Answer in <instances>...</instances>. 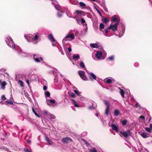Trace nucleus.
Wrapping results in <instances>:
<instances>
[{
  "label": "nucleus",
  "instance_id": "1",
  "mask_svg": "<svg viewBox=\"0 0 152 152\" xmlns=\"http://www.w3.org/2000/svg\"><path fill=\"white\" fill-rule=\"evenodd\" d=\"M112 21L113 22H116L113 24H112L110 26L107 27V28L104 30L105 34L104 35L106 36H108L106 34L109 31V30H111L112 31L114 32H115V31L117 30V27L119 24V20H117V16L116 15H115L112 17Z\"/></svg>",
  "mask_w": 152,
  "mask_h": 152
},
{
  "label": "nucleus",
  "instance_id": "2",
  "mask_svg": "<svg viewBox=\"0 0 152 152\" xmlns=\"http://www.w3.org/2000/svg\"><path fill=\"white\" fill-rule=\"evenodd\" d=\"M5 40L7 44L9 47L13 49H15V50H16L15 45L12 38L10 37L7 36L6 37Z\"/></svg>",
  "mask_w": 152,
  "mask_h": 152
},
{
  "label": "nucleus",
  "instance_id": "3",
  "mask_svg": "<svg viewBox=\"0 0 152 152\" xmlns=\"http://www.w3.org/2000/svg\"><path fill=\"white\" fill-rule=\"evenodd\" d=\"M76 19L77 23L79 25L83 24L84 26H85L86 27L85 28L84 30L86 32L88 30V27H87V24L86 23L85 20L83 18H82L81 20H80L79 18H78L76 16Z\"/></svg>",
  "mask_w": 152,
  "mask_h": 152
},
{
  "label": "nucleus",
  "instance_id": "4",
  "mask_svg": "<svg viewBox=\"0 0 152 152\" xmlns=\"http://www.w3.org/2000/svg\"><path fill=\"white\" fill-rule=\"evenodd\" d=\"M120 26L121 28L118 30L119 34L118 36L119 37H121L124 35L125 31V26L124 23H121L120 25Z\"/></svg>",
  "mask_w": 152,
  "mask_h": 152
},
{
  "label": "nucleus",
  "instance_id": "5",
  "mask_svg": "<svg viewBox=\"0 0 152 152\" xmlns=\"http://www.w3.org/2000/svg\"><path fill=\"white\" fill-rule=\"evenodd\" d=\"M39 33L38 32H37L33 36L32 39V42L34 44H37L39 41Z\"/></svg>",
  "mask_w": 152,
  "mask_h": 152
},
{
  "label": "nucleus",
  "instance_id": "6",
  "mask_svg": "<svg viewBox=\"0 0 152 152\" xmlns=\"http://www.w3.org/2000/svg\"><path fill=\"white\" fill-rule=\"evenodd\" d=\"M52 1V4L54 6L55 9L58 11H61V10H63V9L61 8L60 5L58 4L57 2L55 0H50Z\"/></svg>",
  "mask_w": 152,
  "mask_h": 152
},
{
  "label": "nucleus",
  "instance_id": "7",
  "mask_svg": "<svg viewBox=\"0 0 152 152\" xmlns=\"http://www.w3.org/2000/svg\"><path fill=\"white\" fill-rule=\"evenodd\" d=\"M78 74L81 78L83 80L87 81L88 78L85 75V72L82 70H79L78 72Z\"/></svg>",
  "mask_w": 152,
  "mask_h": 152
},
{
  "label": "nucleus",
  "instance_id": "8",
  "mask_svg": "<svg viewBox=\"0 0 152 152\" xmlns=\"http://www.w3.org/2000/svg\"><path fill=\"white\" fill-rule=\"evenodd\" d=\"M61 141L64 143H68L72 141V140L71 138L66 137H64L62 139Z\"/></svg>",
  "mask_w": 152,
  "mask_h": 152
},
{
  "label": "nucleus",
  "instance_id": "9",
  "mask_svg": "<svg viewBox=\"0 0 152 152\" xmlns=\"http://www.w3.org/2000/svg\"><path fill=\"white\" fill-rule=\"evenodd\" d=\"M47 102L48 105L52 106H54L56 105V101L54 99H47Z\"/></svg>",
  "mask_w": 152,
  "mask_h": 152
},
{
  "label": "nucleus",
  "instance_id": "10",
  "mask_svg": "<svg viewBox=\"0 0 152 152\" xmlns=\"http://www.w3.org/2000/svg\"><path fill=\"white\" fill-rule=\"evenodd\" d=\"M34 60L37 62H39L41 61H42L43 59L42 58L39 57L38 55L34 54Z\"/></svg>",
  "mask_w": 152,
  "mask_h": 152
},
{
  "label": "nucleus",
  "instance_id": "11",
  "mask_svg": "<svg viewBox=\"0 0 152 152\" xmlns=\"http://www.w3.org/2000/svg\"><path fill=\"white\" fill-rule=\"evenodd\" d=\"M127 132H125L121 131L120 133L125 137L127 138L129 135H131L132 132H131L129 130H127Z\"/></svg>",
  "mask_w": 152,
  "mask_h": 152
},
{
  "label": "nucleus",
  "instance_id": "12",
  "mask_svg": "<svg viewBox=\"0 0 152 152\" xmlns=\"http://www.w3.org/2000/svg\"><path fill=\"white\" fill-rule=\"evenodd\" d=\"M75 36L73 34H71L70 35H67L65 38L62 40V42H64L65 41L68 40V39L70 38L72 39H74Z\"/></svg>",
  "mask_w": 152,
  "mask_h": 152
},
{
  "label": "nucleus",
  "instance_id": "13",
  "mask_svg": "<svg viewBox=\"0 0 152 152\" xmlns=\"http://www.w3.org/2000/svg\"><path fill=\"white\" fill-rule=\"evenodd\" d=\"M104 81L108 83H111L113 82H114L115 80L111 77H107L105 78Z\"/></svg>",
  "mask_w": 152,
  "mask_h": 152
},
{
  "label": "nucleus",
  "instance_id": "14",
  "mask_svg": "<svg viewBox=\"0 0 152 152\" xmlns=\"http://www.w3.org/2000/svg\"><path fill=\"white\" fill-rule=\"evenodd\" d=\"M84 70H85L86 72L90 75L92 77L94 80H96V75H95L92 72H89L86 69H84Z\"/></svg>",
  "mask_w": 152,
  "mask_h": 152
},
{
  "label": "nucleus",
  "instance_id": "15",
  "mask_svg": "<svg viewBox=\"0 0 152 152\" xmlns=\"http://www.w3.org/2000/svg\"><path fill=\"white\" fill-rule=\"evenodd\" d=\"M102 53L99 51H98L96 53L95 56L98 59H100L102 56Z\"/></svg>",
  "mask_w": 152,
  "mask_h": 152
},
{
  "label": "nucleus",
  "instance_id": "16",
  "mask_svg": "<svg viewBox=\"0 0 152 152\" xmlns=\"http://www.w3.org/2000/svg\"><path fill=\"white\" fill-rule=\"evenodd\" d=\"M65 12H66L67 15L69 18H72V16H71L72 14L69 11L68 8H66L65 11Z\"/></svg>",
  "mask_w": 152,
  "mask_h": 152
},
{
  "label": "nucleus",
  "instance_id": "17",
  "mask_svg": "<svg viewBox=\"0 0 152 152\" xmlns=\"http://www.w3.org/2000/svg\"><path fill=\"white\" fill-rule=\"evenodd\" d=\"M47 116L52 121L53 120V119H55L56 118V117L54 115L50 113L48 114Z\"/></svg>",
  "mask_w": 152,
  "mask_h": 152
},
{
  "label": "nucleus",
  "instance_id": "18",
  "mask_svg": "<svg viewBox=\"0 0 152 152\" xmlns=\"http://www.w3.org/2000/svg\"><path fill=\"white\" fill-rule=\"evenodd\" d=\"M141 136L143 138H145L149 136V134L145 132H142L140 134Z\"/></svg>",
  "mask_w": 152,
  "mask_h": 152
},
{
  "label": "nucleus",
  "instance_id": "19",
  "mask_svg": "<svg viewBox=\"0 0 152 152\" xmlns=\"http://www.w3.org/2000/svg\"><path fill=\"white\" fill-rule=\"evenodd\" d=\"M48 38L50 41L52 42H55L56 41L51 34H50L49 35Z\"/></svg>",
  "mask_w": 152,
  "mask_h": 152
},
{
  "label": "nucleus",
  "instance_id": "20",
  "mask_svg": "<svg viewBox=\"0 0 152 152\" xmlns=\"http://www.w3.org/2000/svg\"><path fill=\"white\" fill-rule=\"evenodd\" d=\"M24 37L26 39L27 41L28 42H30L31 40V37L29 35H24Z\"/></svg>",
  "mask_w": 152,
  "mask_h": 152
},
{
  "label": "nucleus",
  "instance_id": "21",
  "mask_svg": "<svg viewBox=\"0 0 152 152\" xmlns=\"http://www.w3.org/2000/svg\"><path fill=\"white\" fill-rule=\"evenodd\" d=\"M96 104L93 103L92 105L89 106L88 107V108L90 110H92L95 109L96 107Z\"/></svg>",
  "mask_w": 152,
  "mask_h": 152
},
{
  "label": "nucleus",
  "instance_id": "22",
  "mask_svg": "<svg viewBox=\"0 0 152 152\" xmlns=\"http://www.w3.org/2000/svg\"><path fill=\"white\" fill-rule=\"evenodd\" d=\"M111 127H112V129L113 130H115L117 132H118V129L117 126L115 124H112L111 125Z\"/></svg>",
  "mask_w": 152,
  "mask_h": 152
},
{
  "label": "nucleus",
  "instance_id": "23",
  "mask_svg": "<svg viewBox=\"0 0 152 152\" xmlns=\"http://www.w3.org/2000/svg\"><path fill=\"white\" fill-rule=\"evenodd\" d=\"M6 85V81H3L1 82L0 85H1L2 89L4 90L5 88V86Z\"/></svg>",
  "mask_w": 152,
  "mask_h": 152
},
{
  "label": "nucleus",
  "instance_id": "24",
  "mask_svg": "<svg viewBox=\"0 0 152 152\" xmlns=\"http://www.w3.org/2000/svg\"><path fill=\"white\" fill-rule=\"evenodd\" d=\"M19 53L23 56H26L28 54L27 53L23 52L22 50L19 52Z\"/></svg>",
  "mask_w": 152,
  "mask_h": 152
},
{
  "label": "nucleus",
  "instance_id": "25",
  "mask_svg": "<svg viewBox=\"0 0 152 152\" xmlns=\"http://www.w3.org/2000/svg\"><path fill=\"white\" fill-rule=\"evenodd\" d=\"M102 17V21L103 23H106L109 22V20L107 18H104L103 16Z\"/></svg>",
  "mask_w": 152,
  "mask_h": 152
},
{
  "label": "nucleus",
  "instance_id": "26",
  "mask_svg": "<svg viewBox=\"0 0 152 152\" xmlns=\"http://www.w3.org/2000/svg\"><path fill=\"white\" fill-rule=\"evenodd\" d=\"M80 58V56L78 54H75L73 56V59L75 60H77Z\"/></svg>",
  "mask_w": 152,
  "mask_h": 152
},
{
  "label": "nucleus",
  "instance_id": "27",
  "mask_svg": "<svg viewBox=\"0 0 152 152\" xmlns=\"http://www.w3.org/2000/svg\"><path fill=\"white\" fill-rule=\"evenodd\" d=\"M90 46L92 48H98V46L96 43H91L90 44Z\"/></svg>",
  "mask_w": 152,
  "mask_h": 152
},
{
  "label": "nucleus",
  "instance_id": "28",
  "mask_svg": "<svg viewBox=\"0 0 152 152\" xmlns=\"http://www.w3.org/2000/svg\"><path fill=\"white\" fill-rule=\"evenodd\" d=\"M60 12H58L57 13V15L58 17L60 18L62 16V13L65 12V11L63 10H61V11H59Z\"/></svg>",
  "mask_w": 152,
  "mask_h": 152
},
{
  "label": "nucleus",
  "instance_id": "29",
  "mask_svg": "<svg viewBox=\"0 0 152 152\" xmlns=\"http://www.w3.org/2000/svg\"><path fill=\"white\" fill-rule=\"evenodd\" d=\"M120 114L119 111L117 109H115L114 111V114L115 116H118Z\"/></svg>",
  "mask_w": 152,
  "mask_h": 152
},
{
  "label": "nucleus",
  "instance_id": "30",
  "mask_svg": "<svg viewBox=\"0 0 152 152\" xmlns=\"http://www.w3.org/2000/svg\"><path fill=\"white\" fill-rule=\"evenodd\" d=\"M45 138L46 141L48 143L49 145H51V142L50 141L49 138L46 136H45Z\"/></svg>",
  "mask_w": 152,
  "mask_h": 152
},
{
  "label": "nucleus",
  "instance_id": "31",
  "mask_svg": "<svg viewBox=\"0 0 152 152\" xmlns=\"http://www.w3.org/2000/svg\"><path fill=\"white\" fill-rule=\"evenodd\" d=\"M72 104L74 105V106L77 107H79V105L77 104L76 102L73 99L72 100Z\"/></svg>",
  "mask_w": 152,
  "mask_h": 152
},
{
  "label": "nucleus",
  "instance_id": "32",
  "mask_svg": "<svg viewBox=\"0 0 152 152\" xmlns=\"http://www.w3.org/2000/svg\"><path fill=\"white\" fill-rule=\"evenodd\" d=\"M119 89L120 90V94H121L122 97L123 98H124V90L123 89H122L120 88H119Z\"/></svg>",
  "mask_w": 152,
  "mask_h": 152
},
{
  "label": "nucleus",
  "instance_id": "33",
  "mask_svg": "<svg viewBox=\"0 0 152 152\" xmlns=\"http://www.w3.org/2000/svg\"><path fill=\"white\" fill-rule=\"evenodd\" d=\"M104 103L106 106V107L110 108V102L107 100L104 101Z\"/></svg>",
  "mask_w": 152,
  "mask_h": 152
},
{
  "label": "nucleus",
  "instance_id": "34",
  "mask_svg": "<svg viewBox=\"0 0 152 152\" xmlns=\"http://www.w3.org/2000/svg\"><path fill=\"white\" fill-rule=\"evenodd\" d=\"M110 108L106 107L105 112V114L107 116L109 114Z\"/></svg>",
  "mask_w": 152,
  "mask_h": 152
},
{
  "label": "nucleus",
  "instance_id": "35",
  "mask_svg": "<svg viewBox=\"0 0 152 152\" xmlns=\"http://www.w3.org/2000/svg\"><path fill=\"white\" fill-rule=\"evenodd\" d=\"M79 65L81 68H84L85 67L84 64L83 63V62L82 61L80 62V63Z\"/></svg>",
  "mask_w": 152,
  "mask_h": 152
},
{
  "label": "nucleus",
  "instance_id": "36",
  "mask_svg": "<svg viewBox=\"0 0 152 152\" xmlns=\"http://www.w3.org/2000/svg\"><path fill=\"white\" fill-rule=\"evenodd\" d=\"M145 130L148 133H151L152 132V130L149 127H145Z\"/></svg>",
  "mask_w": 152,
  "mask_h": 152
},
{
  "label": "nucleus",
  "instance_id": "37",
  "mask_svg": "<svg viewBox=\"0 0 152 152\" xmlns=\"http://www.w3.org/2000/svg\"><path fill=\"white\" fill-rule=\"evenodd\" d=\"M45 95L46 97H49L50 95V93L48 91H45Z\"/></svg>",
  "mask_w": 152,
  "mask_h": 152
},
{
  "label": "nucleus",
  "instance_id": "38",
  "mask_svg": "<svg viewBox=\"0 0 152 152\" xmlns=\"http://www.w3.org/2000/svg\"><path fill=\"white\" fill-rule=\"evenodd\" d=\"M104 28V24L102 23H100L99 26V30L102 31V29Z\"/></svg>",
  "mask_w": 152,
  "mask_h": 152
},
{
  "label": "nucleus",
  "instance_id": "39",
  "mask_svg": "<svg viewBox=\"0 0 152 152\" xmlns=\"http://www.w3.org/2000/svg\"><path fill=\"white\" fill-rule=\"evenodd\" d=\"M94 9L97 11L98 13L99 14L101 17H102V14H101L100 11L95 6H94Z\"/></svg>",
  "mask_w": 152,
  "mask_h": 152
},
{
  "label": "nucleus",
  "instance_id": "40",
  "mask_svg": "<svg viewBox=\"0 0 152 152\" xmlns=\"http://www.w3.org/2000/svg\"><path fill=\"white\" fill-rule=\"evenodd\" d=\"M127 122H128V121L127 120H126V119H124L122 121L121 123H122V125H125L126 124Z\"/></svg>",
  "mask_w": 152,
  "mask_h": 152
},
{
  "label": "nucleus",
  "instance_id": "41",
  "mask_svg": "<svg viewBox=\"0 0 152 152\" xmlns=\"http://www.w3.org/2000/svg\"><path fill=\"white\" fill-rule=\"evenodd\" d=\"M114 57L113 56H109L108 58V59L111 61H113L114 60Z\"/></svg>",
  "mask_w": 152,
  "mask_h": 152
},
{
  "label": "nucleus",
  "instance_id": "42",
  "mask_svg": "<svg viewBox=\"0 0 152 152\" xmlns=\"http://www.w3.org/2000/svg\"><path fill=\"white\" fill-rule=\"evenodd\" d=\"M6 103H9L11 104H13V102L10 100H8L5 102Z\"/></svg>",
  "mask_w": 152,
  "mask_h": 152
},
{
  "label": "nucleus",
  "instance_id": "43",
  "mask_svg": "<svg viewBox=\"0 0 152 152\" xmlns=\"http://www.w3.org/2000/svg\"><path fill=\"white\" fill-rule=\"evenodd\" d=\"M75 12L77 15H79L81 14L82 13H83V12L82 11L77 10L75 11Z\"/></svg>",
  "mask_w": 152,
  "mask_h": 152
},
{
  "label": "nucleus",
  "instance_id": "44",
  "mask_svg": "<svg viewBox=\"0 0 152 152\" xmlns=\"http://www.w3.org/2000/svg\"><path fill=\"white\" fill-rule=\"evenodd\" d=\"M80 5L82 7H84L86 6V4L82 2L80 3Z\"/></svg>",
  "mask_w": 152,
  "mask_h": 152
},
{
  "label": "nucleus",
  "instance_id": "45",
  "mask_svg": "<svg viewBox=\"0 0 152 152\" xmlns=\"http://www.w3.org/2000/svg\"><path fill=\"white\" fill-rule=\"evenodd\" d=\"M24 150L25 152H32L31 150H29L26 148H24Z\"/></svg>",
  "mask_w": 152,
  "mask_h": 152
},
{
  "label": "nucleus",
  "instance_id": "46",
  "mask_svg": "<svg viewBox=\"0 0 152 152\" xmlns=\"http://www.w3.org/2000/svg\"><path fill=\"white\" fill-rule=\"evenodd\" d=\"M19 83H20V85L21 86L23 87V81L21 80H19Z\"/></svg>",
  "mask_w": 152,
  "mask_h": 152
},
{
  "label": "nucleus",
  "instance_id": "47",
  "mask_svg": "<svg viewBox=\"0 0 152 152\" xmlns=\"http://www.w3.org/2000/svg\"><path fill=\"white\" fill-rule=\"evenodd\" d=\"M32 111L33 113H34V114H35V115L39 117V115L38 114H37V113L35 111L34 109L33 108H32Z\"/></svg>",
  "mask_w": 152,
  "mask_h": 152
},
{
  "label": "nucleus",
  "instance_id": "48",
  "mask_svg": "<svg viewBox=\"0 0 152 152\" xmlns=\"http://www.w3.org/2000/svg\"><path fill=\"white\" fill-rule=\"evenodd\" d=\"M53 74L54 75L55 77L54 78V80L55 82H56V81L57 80V77L56 76V75H57L56 74V72H55L54 71H53Z\"/></svg>",
  "mask_w": 152,
  "mask_h": 152
},
{
  "label": "nucleus",
  "instance_id": "49",
  "mask_svg": "<svg viewBox=\"0 0 152 152\" xmlns=\"http://www.w3.org/2000/svg\"><path fill=\"white\" fill-rule=\"evenodd\" d=\"M136 107L137 108H139V109H141V107L140 105V104L137 102H136Z\"/></svg>",
  "mask_w": 152,
  "mask_h": 152
},
{
  "label": "nucleus",
  "instance_id": "50",
  "mask_svg": "<svg viewBox=\"0 0 152 152\" xmlns=\"http://www.w3.org/2000/svg\"><path fill=\"white\" fill-rule=\"evenodd\" d=\"M70 96L72 97H75V95L73 93H71L70 94Z\"/></svg>",
  "mask_w": 152,
  "mask_h": 152
},
{
  "label": "nucleus",
  "instance_id": "51",
  "mask_svg": "<svg viewBox=\"0 0 152 152\" xmlns=\"http://www.w3.org/2000/svg\"><path fill=\"white\" fill-rule=\"evenodd\" d=\"M1 99L2 101H4L6 100L7 99V98L5 97L4 95H3L1 96Z\"/></svg>",
  "mask_w": 152,
  "mask_h": 152
},
{
  "label": "nucleus",
  "instance_id": "52",
  "mask_svg": "<svg viewBox=\"0 0 152 152\" xmlns=\"http://www.w3.org/2000/svg\"><path fill=\"white\" fill-rule=\"evenodd\" d=\"M42 114L43 115H46L47 116L48 115V114H49L48 113V112L46 111H44L42 112Z\"/></svg>",
  "mask_w": 152,
  "mask_h": 152
},
{
  "label": "nucleus",
  "instance_id": "53",
  "mask_svg": "<svg viewBox=\"0 0 152 152\" xmlns=\"http://www.w3.org/2000/svg\"><path fill=\"white\" fill-rule=\"evenodd\" d=\"M134 65L135 67H137L139 66V63L138 62H135L134 63Z\"/></svg>",
  "mask_w": 152,
  "mask_h": 152
},
{
  "label": "nucleus",
  "instance_id": "54",
  "mask_svg": "<svg viewBox=\"0 0 152 152\" xmlns=\"http://www.w3.org/2000/svg\"><path fill=\"white\" fill-rule=\"evenodd\" d=\"M91 152H98L95 149H92L90 150Z\"/></svg>",
  "mask_w": 152,
  "mask_h": 152
},
{
  "label": "nucleus",
  "instance_id": "55",
  "mask_svg": "<svg viewBox=\"0 0 152 152\" xmlns=\"http://www.w3.org/2000/svg\"><path fill=\"white\" fill-rule=\"evenodd\" d=\"M74 91L75 94H77L78 95H79V93L77 91L75 90Z\"/></svg>",
  "mask_w": 152,
  "mask_h": 152
},
{
  "label": "nucleus",
  "instance_id": "56",
  "mask_svg": "<svg viewBox=\"0 0 152 152\" xmlns=\"http://www.w3.org/2000/svg\"><path fill=\"white\" fill-rule=\"evenodd\" d=\"M140 118L142 119L143 120H145V117L143 115H141L139 117Z\"/></svg>",
  "mask_w": 152,
  "mask_h": 152
},
{
  "label": "nucleus",
  "instance_id": "57",
  "mask_svg": "<svg viewBox=\"0 0 152 152\" xmlns=\"http://www.w3.org/2000/svg\"><path fill=\"white\" fill-rule=\"evenodd\" d=\"M47 86H44L43 87V89L44 90H46L47 89Z\"/></svg>",
  "mask_w": 152,
  "mask_h": 152
},
{
  "label": "nucleus",
  "instance_id": "58",
  "mask_svg": "<svg viewBox=\"0 0 152 152\" xmlns=\"http://www.w3.org/2000/svg\"><path fill=\"white\" fill-rule=\"evenodd\" d=\"M68 49L69 52H71L72 51V48L71 47H69L68 48Z\"/></svg>",
  "mask_w": 152,
  "mask_h": 152
},
{
  "label": "nucleus",
  "instance_id": "59",
  "mask_svg": "<svg viewBox=\"0 0 152 152\" xmlns=\"http://www.w3.org/2000/svg\"><path fill=\"white\" fill-rule=\"evenodd\" d=\"M99 117L100 118L101 121L103 123L104 121H103V118H102L100 116H99ZM104 121L106 122V121Z\"/></svg>",
  "mask_w": 152,
  "mask_h": 152
},
{
  "label": "nucleus",
  "instance_id": "60",
  "mask_svg": "<svg viewBox=\"0 0 152 152\" xmlns=\"http://www.w3.org/2000/svg\"><path fill=\"white\" fill-rule=\"evenodd\" d=\"M99 117L100 118L101 121L103 123L104 121H103V118H102L100 116H99ZM104 121L106 122V121Z\"/></svg>",
  "mask_w": 152,
  "mask_h": 152
},
{
  "label": "nucleus",
  "instance_id": "61",
  "mask_svg": "<svg viewBox=\"0 0 152 152\" xmlns=\"http://www.w3.org/2000/svg\"><path fill=\"white\" fill-rule=\"evenodd\" d=\"M26 82L28 83V85H29V80H28V79H26Z\"/></svg>",
  "mask_w": 152,
  "mask_h": 152
},
{
  "label": "nucleus",
  "instance_id": "62",
  "mask_svg": "<svg viewBox=\"0 0 152 152\" xmlns=\"http://www.w3.org/2000/svg\"><path fill=\"white\" fill-rule=\"evenodd\" d=\"M149 128H150L152 131V124H150Z\"/></svg>",
  "mask_w": 152,
  "mask_h": 152
},
{
  "label": "nucleus",
  "instance_id": "63",
  "mask_svg": "<svg viewBox=\"0 0 152 152\" xmlns=\"http://www.w3.org/2000/svg\"><path fill=\"white\" fill-rule=\"evenodd\" d=\"M27 142L29 143H31V141L29 140H27Z\"/></svg>",
  "mask_w": 152,
  "mask_h": 152
},
{
  "label": "nucleus",
  "instance_id": "64",
  "mask_svg": "<svg viewBox=\"0 0 152 152\" xmlns=\"http://www.w3.org/2000/svg\"><path fill=\"white\" fill-rule=\"evenodd\" d=\"M1 70L3 71H6V69H1Z\"/></svg>",
  "mask_w": 152,
  "mask_h": 152
}]
</instances>
